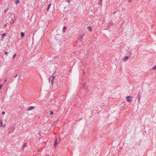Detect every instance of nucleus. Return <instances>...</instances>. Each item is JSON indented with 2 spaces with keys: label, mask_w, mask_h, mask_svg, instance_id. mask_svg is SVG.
Here are the masks:
<instances>
[{
  "label": "nucleus",
  "mask_w": 156,
  "mask_h": 156,
  "mask_svg": "<svg viewBox=\"0 0 156 156\" xmlns=\"http://www.w3.org/2000/svg\"><path fill=\"white\" fill-rule=\"evenodd\" d=\"M55 77L54 76H53L52 78V79H51V80H50V79L51 78V77H50L49 78V82L50 83H51V84H52L53 83L54 81V79H55Z\"/></svg>",
  "instance_id": "nucleus-1"
},
{
  "label": "nucleus",
  "mask_w": 156,
  "mask_h": 156,
  "mask_svg": "<svg viewBox=\"0 0 156 156\" xmlns=\"http://www.w3.org/2000/svg\"><path fill=\"white\" fill-rule=\"evenodd\" d=\"M141 94V93L140 91H139L137 97L138 98L139 101H140V96Z\"/></svg>",
  "instance_id": "nucleus-2"
},
{
  "label": "nucleus",
  "mask_w": 156,
  "mask_h": 156,
  "mask_svg": "<svg viewBox=\"0 0 156 156\" xmlns=\"http://www.w3.org/2000/svg\"><path fill=\"white\" fill-rule=\"evenodd\" d=\"M132 98L130 96H127L126 97V99L127 101L128 102H130L132 100L131 99V98Z\"/></svg>",
  "instance_id": "nucleus-3"
},
{
  "label": "nucleus",
  "mask_w": 156,
  "mask_h": 156,
  "mask_svg": "<svg viewBox=\"0 0 156 156\" xmlns=\"http://www.w3.org/2000/svg\"><path fill=\"white\" fill-rule=\"evenodd\" d=\"M83 37V35H80L78 38L79 40L80 41H82Z\"/></svg>",
  "instance_id": "nucleus-4"
},
{
  "label": "nucleus",
  "mask_w": 156,
  "mask_h": 156,
  "mask_svg": "<svg viewBox=\"0 0 156 156\" xmlns=\"http://www.w3.org/2000/svg\"><path fill=\"white\" fill-rule=\"evenodd\" d=\"M34 106H30L27 109V111H29L35 108Z\"/></svg>",
  "instance_id": "nucleus-5"
},
{
  "label": "nucleus",
  "mask_w": 156,
  "mask_h": 156,
  "mask_svg": "<svg viewBox=\"0 0 156 156\" xmlns=\"http://www.w3.org/2000/svg\"><path fill=\"white\" fill-rule=\"evenodd\" d=\"M57 141H58L57 139H56V140H55V141L54 145V146L55 147L56 146L57 144H58V143L57 142Z\"/></svg>",
  "instance_id": "nucleus-6"
},
{
  "label": "nucleus",
  "mask_w": 156,
  "mask_h": 156,
  "mask_svg": "<svg viewBox=\"0 0 156 156\" xmlns=\"http://www.w3.org/2000/svg\"><path fill=\"white\" fill-rule=\"evenodd\" d=\"M27 143H24L23 144V147L22 150H23L24 148L27 147Z\"/></svg>",
  "instance_id": "nucleus-7"
},
{
  "label": "nucleus",
  "mask_w": 156,
  "mask_h": 156,
  "mask_svg": "<svg viewBox=\"0 0 156 156\" xmlns=\"http://www.w3.org/2000/svg\"><path fill=\"white\" fill-rule=\"evenodd\" d=\"M128 58H129L127 56L125 57L124 58V59H123V61H124V62H126V61L128 60Z\"/></svg>",
  "instance_id": "nucleus-8"
},
{
  "label": "nucleus",
  "mask_w": 156,
  "mask_h": 156,
  "mask_svg": "<svg viewBox=\"0 0 156 156\" xmlns=\"http://www.w3.org/2000/svg\"><path fill=\"white\" fill-rule=\"evenodd\" d=\"M51 5V3H50L48 4V6L47 8V10L48 11L49 10Z\"/></svg>",
  "instance_id": "nucleus-9"
},
{
  "label": "nucleus",
  "mask_w": 156,
  "mask_h": 156,
  "mask_svg": "<svg viewBox=\"0 0 156 156\" xmlns=\"http://www.w3.org/2000/svg\"><path fill=\"white\" fill-rule=\"evenodd\" d=\"M87 28L90 31H92V28L90 27V26H89L88 27H87Z\"/></svg>",
  "instance_id": "nucleus-10"
},
{
  "label": "nucleus",
  "mask_w": 156,
  "mask_h": 156,
  "mask_svg": "<svg viewBox=\"0 0 156 156\" xmlns=\"http://www.w3.org/2000/svg\"><path fill=\"white\" fill-rule=\"evenodd\" d=\"M20 2V1L19 0H16L15 2V3L16 5H17Z\"/></svg>",
  "instance_id": "nucleus-11"
},
{
  "label": "nucleus",
  "mask_w": 156,
  "mask_h": 156,
  "mask_svg": "<svg viewBox=\"0 0 156 156\" xmlns=\"http://www.w3.org/2000/svg\"><path fill=\"white\" fill-rule=\"evenodd\" d=\"M0 124L1 125L3 126V127H5V125H4L3 126V122H2V120H1L0 121Z\"/></svg>",
  "instance_id": "nucleus-12"
},
{
  "label": "nucleus",
  "mask_w": 156,
  "mask_h": 156,
  "mask_svg": "<svg viewBox=\"0 0 156 156\" xmlns=\"http://www.w3.org/2000/svg\"><path fill=\"white\" fill-rule=\"evenodd\" d=\"M24 33L23 32H21V36L22 37H24Z\"/></svg>",
  "instance_id": "nucleus-13"
},
{
  "label": "nucleus",
  "mask_w": 156,
  "mask_h": 156,
  "mask_svg": "<svg viewBox=\"0 0 156 156\" xmlns=\"http://www.w3.org/2000/svg\"><path fill=\"white\" fill-rule=\"evenodd\" d=\"M16 21V20L15 19H13L12 20V22H11V24H12Z\"/></svg>",
  "instance_id": "nucleus-14"
},
{
  "label": "nucleus",
  "mask_w": 156,
  "mask_h": 156,
  "mask_svg": "<svg viewBox=\"0 0 156 156\" xmlns=\"http://www.w3.org/2000/svg\"><path fill=\"white\" fill-rule=\"evenodd\" d=\"M6 35V34L5 33H3L2 35V37L3 38Z\"/></svg>",
  "instance_id": "nucleus-15"
},
{
  "label": "nucleus",
  "mask_w": 156,
  "mask_h": 156,
  "mask_svg": "<svg viewBox=\"0 0 156 156\" xmlns=\"http://www.w3.org/2000/svg\"><path fill=\"white\" fill-rule=\"evenodd\" d=\"M66 29V27H63L62 31L63 32H64L65 31V30Z\"/></svg>",
  "instance_id": "nucleus-16"
},
{
  "label": "nucleus",
  "mask_w": 156,
  "mask_h": 156,
  "mask_svg": "<svg viewBox=\"0 0 156 156\" xmlns=\"http://www.w3.org/2000/svg\"><path fill=\"white\" fill-rule=\"evenodd\" d=\"M156 69V65L154 66L152 68V70H155Z\"/></svg>",
  "instance_id": "nucleus-17"
},
{
  "label": "nucleus",
  "mask_w": 156,
  "mask_h": 156,
  "mask_svg": "<svg viewBox=\"0 0 156 156\" xmlns=\"http://www.w3.org/2000/svg\"><path fill=\"white\" fill-rule=\"evenodd\" d=\"M53 112L52 111H51L50 112V115H53Z\"/></svg>",
  "instance_id": "nucleus-18"
},
{
  "label": "nucleus",
  "mask_w": 156,
  "mask_h": 156,
  "mask_svg": "<svg viewBox=\"0 0 156 156\" xmlns=\"http://www.w3.org/2000/svg\"><path fill=\"white\" fill-rule=\"evenodd\" d=\"M16 54H15L13 55V57H12L13 59H14L15 58V57L16 56Z\"/></svg>",
  "instance_id": "nucleus-19"
},
{
  "label": "nucleus",
  "mask_w": 156,
  "mask_h": 156,
  "mask_svg": "<svg viewBox=\"0 0 156 156\" xmlns=\"http://www.w3.org/2000/svg\"><path fill=\"white\" fill-rule=\"evenodd\" d=\"M111 25V23H109L107 25V27H110V26Z\"/></svg>",
  "instance_id": "nucleus-20"
},
{
  "label": "nucleus",
  "mask_w": 156,
  "mask_h": 156,
  "mask_svg": "<svg viewBox=\"0 0 156 156\" xmlns=\"http://www.w3.org/2000/svg\"><path fill=\"white\" fill-rule=\"evenodd\" d=\"M2 86H3V84H1L0 85V89L2 88Z\"/></svg>",
  "instance_id": "nucleus-21"
},
{
  "label": "nucleus",
  "mask_w": 156,
  "mask_h": 156,
  "mask_svg": "<svg viewBox=\"0 0 156 156\" xmlns=\"http://www.w3.org/2000/svg\"><path fill=\"white\" fill-rule=\"evenodd\" d=\"M8 10V9H6L4 11V13H6V12Z\"/></svg>",
  "instance_id": "nucleus-22"
},
{
  "label": "nucleus",
  "mask_w": 156,
  "mask_h": 156,
  "mask_svg": "<svg viewBox=\"0 0 156 156\" xmlns=\"http://www.w3.org/2000/svg\"><path fill=\"white\" fill-rule=\"evenodd\" d=\"M102 3H101V1H100H100L98 2V4L101 5L102 4Z\"/></svg>",
  "instance_id": "nucleus-23"
},
{
  "label": "nucleus",
  "mask_w": 156,
  "mask_h": 156,
  "mask_svg": "<svg viewBox=\"0 0 156 156\" xmlns=\"http://www.w3.org/2000/svg\"><path fill=\"white\" fill-rule=\"evenodd\" d=\"M2 114L4 115V114H5V112H4V111L2 112Z\"/></svg>",
  "instance_id": "nucleus-24"
},
{
  "label": "nucleus",
  "mask_w": 156,
  "mask_h": 156,
  "mask_svg": "<svg viewBox=\"0 0 156 156\" xmlns=\"http://www.w3.org/2000/svg\"><path fill=\"white\" fill-rule=\"evenodd\" d=\"M8 52H5V54L6 55H7L8 54Z\"/></svg>",
  "instance_id": "nucleus-25"
},
{
  "label": "nucleus",
  "mask_w": 156,
  "mask_h": 156,
  "mask_svg": "<svg viewBox=\"0 0 156 156\" xmlns=\"http://www.w3.org/2000/svg\"><path fill=\"white\" fill-rule=\"evenodd\" d=\"M85 85V83H84V84L83 85V88H84V86Z\"/></svg>",
  "instance_id": "nucleus-26"
},
{
  "label": "nucleus",
  "mask_w": 156,
  "mask_h": 156,
  "mask_svg": "<svg viewBox=\"0 0 156 156\" xmlns=\"http://www.w3.org/2000/svg\"><path fill=\"white\" fill-rule=\"evenodd\" d=\"M17 75H16L15 76V78H16V77H17Z\"/></svg>",
  "instance_id": "nucleus-27"
},
{
  "label": "nucleus",
  "mask_w": 156,
  "mask_h": 156,
  "mask_svg": "<svg viewBox=\"0 0 156 156\" xmlns=\"http://www.w3.org/2000/svg\"><path fill=\"white\" fill-rule=\"evenodd\" d=\"M7 80V79H5V80H4V83Z\"/></svg>",
  "instance_id": "nucleus-28"
},
{
  "label": "nucleus",
  "mask_w": 156,
  "mask_h": 156,
  "mask_svg": "<svg viewBox=\"0 0 156 156\" xmlns=\"http://www.w3.org/2000/svg\"><path fill=\"white\" fill-rule=\"evenodd\" d=\"M100 1H101V3H102V0H100Z\"/></svg>",
  "instance_id": "nucleus-29"
},
{
  "label": "nucleus",
  "mask_w": 156,
  "mask_h": 156,
  "mask_svg": "<svg viewBox=\"0 0 156 156\" xmlns=\"http://www.w3.org/2000/svg\"><path fill=\"white\" fill-rule=\"evenodd\" d=\"M129 2H131V0H129Z\"/></svg>",
  "instance_id": "nucleus-30"
},
{
  "label": "nucleus",
  "mask_w": 156,
  "mask_h": 156,
  "mask_svg": "<svg viewBox=\"0 0 156 156\" xmlns=\"http://www.w3.org/2000/svg\"><path fill=\"white\" fill-rule=\"evenodd\" d=\"M84 73H85L84 72H83V75L84 74Z\"/></svg>",
  "instance_id": "nucleus-31"
},
{
  "label": "nucleus",
  "mask_w": 156,
  "mask_h": 156,
  "mask_svg": "<svg viewBox=\"0 0 156 156\" xmlns=\"http://www.w3.org/2000/svg\"><path fill=\"white\" fill-rule=\"evenodd\" d=\"M115 13H116V12H115L114 13V14H115Z\"/></svg>",
  "instance_id": "nucleus-32"
},
{
  "label": "nucleus",
  "mask_w": 156,
  "mask_h": 156,
  "mask_svg": "<svg viewBox=\"0 0 156 156\" xmlns=\"http://www.w3.org/2000/svg\"><path fill=\"white\" fill-rule=\"evenodd\" d=\"M70 1V0H69V2Z\"/></svg>",
  "instance_id": "nucleus-33"
},
{
  "label": "nucleus",
  "mask_w": 156,
  "mask_h": 156,
  "mask_svg": "<svg viewBox=\"0 0 156 156\" xmlns=\"http://www.w3.org/2000/svg\"><path fill=\"white\" fill-rule=\"evenodd\" d=\"M14 0L15 1H16V0Z\"/></svg>",
  "instance_id": "nucleus-34"
}]
</instances>
